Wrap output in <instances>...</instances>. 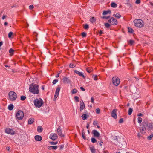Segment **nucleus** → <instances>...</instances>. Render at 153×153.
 I'll use <instances>...</instances> for the list:
<instances>
[{
    "mask_svg": "<svg viewBox=\"0 0 153 153\" xmlns=\"http://www.w3.org/2000/svg\"><path fill=\"white\" fill-rule=\"evenodd\" d=\"M29 91L34 94H38L39 93V85L37 84H31L29 87Z\"/></svg>",
    "mask_w": 153,
    "mask_h": 153,
    "instance_id": "f257e3e1",
    "label": "nucleus"
},
{
    "mask_svg": "<svg viewBox=\"0 0 153 153\" xmlns=\"http://www.w3.org/2000/svg\"><path fill=\"white\" fill-rule=\"evenodd\" d=\"M34 105L36 107L39 108L41 107L43 103V101L41 98L39 99H36L34 100Z\"/></svg>",
    "mask_w": 153,
    "mask_h": 153,
    "instance_id": "f03ea898",
    "label": "nucleus"
},
{
    "mask_svg": "<svg viewBox=\"0 0 153 153\" xmlns=\"http://www.w3.org/2000/svg\"><path fill=\"white\" fill-rule=\"evenodd\" d=\"M134 22L135 26L137 27L141 28L143 26V22L141 19H135L134 20Z\"/></svg>",
    "mask_w": 153,
    "mask_h": 153,
    "instance_id": "7ed1b4c3",
    "label": "nucleus"
},
{
    "mask_svg": "<svg viewBox=\"0 0 153 153\" xmlns=\"http://www.w3.org/2000/svg\"><path fill=\"white\" fill-rule=\"evenodd\" d=\"M142 127L140 128V132L142 134L145 133V131L146 129V127H148V123L146 121H144L142 123Z\"/></svg>",
    "mask_w": 153,
    "mask_h": 153,
    "instance_id": "20e7f679",
    "label": "nucleus"
},
{
    "mask_svg": "<svg viewBox=\"0 0 153 153\" xmlns=\"http://www.w3.org/2000/svg\"><path fill=\"white\" fill-rule=\"evenodd\" d=\"M9 96L10 100L11 101L15 100L17 97L16 93L13 91H11L9 92Z\"/></svg>",
    "mask_w": 153,
    "mask_h": 153,
    "instance_id": "39448f33",
    "label": "nucleus"
},
{
    "mask_svg": "<svg viewBox=\"0 0 153 153\" xmlns=\"http://www.w3.org/2000/svg\"><path fill=\"white\" fill-rule=\"evenodd\" d=\"M91 133L94 137L97 138L99 140H102V138L100 134L97 130H93L92 131Z\"/></svg>",
    "mask_w": 153,
    "mask_h": 153,
    "instance_id": "423d86ee",
    "label": "nucleus"
},
{
    "mask_svg": "<svg viewBox=\"0 0 153 153\" xmlns=\"http://www.w3.org/2000/svg\"><path fill=\"white\" fill-rule=\"evenodd\" d=\"M24 116L23 112L21 110L18 111L16 114V117L19 120H22Z\"/></svg>",
    "mask_w": 153,
    "mask_h": 153,
    "instance_id": "0eeeda50",
    "label": "nucleus"
},
{
    "mask_svg": "<svg viewBox=\"0 0 153 153\" xmlns=\"http://www.w3.org/2000/svg\"><path fill=\"white\" fill-rule=\"evenodd\" d=\"M112 82L114 85L117 86L120 83V79L117 76L114 77L112 78Z\"/></svg>",
    "mask_w": 153,
    "mask_h": 153,
    "instance_id": "6e6552de",
    "label": "nucleus"
},
{
    "mask_svg": "<svg viewBox=\"0 0 153 153\" xmlns=\"http://www.w3.org/2000/svg\"><path fill=\"white\" fill-rule=\"evenodd\" d=\"M108 22L113 25H116L117 24L116 19L113 17L108 20Z\"/></svg>",
    "mask_w": 153,
    "mask_h": 153,
    "instance_id": "1a4fd4ad",
    "label": "nucleus"
},
{
    "mask_svg": "<svg viewBox=\"0 0 153 153\" xmlns=\"http://www.w3.org/2000/svg\"><path fill=\"white\" fill-rule=\"evenodd\" d=\"M58 137L57 134L55 133H52L50 135L49 138L53 140H55L58 138Z\"/></svg>",
    "mask_w": 153,
    "mask_h": 153,
    "instance_id": "9d476101",
    "label": "nucleus"
},
{
    "mask_svg": "<svg viewBox=\"0 0 153 153\" xmlns=\"http://www.w3.org/2000/svg\"><path fill=\"white\" fill-rule=\"evenodd\" d=\"M5 132L7 134L13 135L15 133V132L13 129L10 128H7L5 129Z\"/></svg>",
    "mask_w": 153,
    "mask_h": 153,
    "instance_id": "9b49d317",
    "label": "nucleus"
},
{
    "mask_svg": "<svg viewBox=\"0 0 153 153\" xmlns=\"http://www.w3.org/2000/svg\"><path fill=\"white\" fill-rule=\"evenodd\" d=\"M57 132L58 134V135L60 136L61 137H64V135L62 134V130L61 129L60 126H59L57 130Z\"/></svg>",
    "mask_w": 153,
    "mask_h": 153,
    "instance_id": "f8f14e48",
    "label": "nucleus"
},
{
    "mask_svg": "<svg viewBox=\"0 0 153 153\" xmlns=\"http://www.w3.org/2000/svg\"><path fill=\"white\" fill-rule=\"evenodd\" d=\"M117 111L116 109H114L113 110L111 113V116L112 117L114 118V119H116L117 118V116L116 114V112Z\"/></svg>",
    "mask_w": 153,
    "mask_h": 153,
    "instance_id": "ddd939ff",
    "label": "nucleus"
},
{
    "mask_svg": "<svg viewBox=\"0 0 153 153\" xmlns=\"http://www.w3.org/2000/svg\"><path fill=\"white\" fill-rule=\"evenodd\" d=\"M85 105L84 103L82 100L80 101V110L81 111H82L83 109L85 108Z\"/></svg>",
    "mask_w": 153,
    "mask_h": 153,
    "instance_id": "4468645a",
    "label": "nucleus"
},
{
    "mask_svg": "<svg viewBox=\"0 0 153 153\" xmlns=\"http://www.w3.org/2000/svg\"><path fill=\"white\" fill-rule=\"evenodd\" d=\"M63 82L65 83H70V80L68 78L65 76L63 78Z\"/></svg>",
    "mask_w": 153,
    "mask_h": 153,
    "instance_id": "2eb2a0df",
    "label": "nucleus"
},
{
    "mask_svg": "<svg viewBox=\"0 0 153 153\" xmlns=\"http://www.w3.org/2000/svg\"><path fill=\"white\" fill-rule=\"evenodd\" d=\"M153 127V123H148V127H146V129L148 130H152Z\"/></svg>",
    "mask_w": 153,
    "mask_h": 153,
    "instance_id": "dca6fc26",
    "label": "nucleus"
},
{
    "mask_svg": "<svg viewBox=\"0 0 153 153\" xmlns=\"http://www.w3.org/2000/svg\"><path fill=\"white\" fill-rule=\"evenodd\" d=\"M35 140L37 141H40L42 140V137L40 135H36L34 137Z\"/></svg>",
    "mask_w": 153,
    "mask_h": 153,
    "instance_id": "f3484780",
    "label": "nucleus"
},
{
    "mask_svg": "<svg viewBox=\"0 0 153 153\" xmlns=\"http://www.w3.org/2000/svg\"><path fill=\"white\" fill-rule=\"evenodd\" d=\"M74 72L75 73H76V74H78L79 76H82L84 78H85V76L83 74H82V72H79V71H78L77 70H75L74 71Z\"/></svg>",
    "mask_w": 153,
    "mask_h": 153,
    "instance_id": "a211bd4d",
    "label": "nucleus"
},
{
    "mask_svg": "<svg viewBox=\"0 0 153 153\" xmlns=\"http://www.w3.org/2000/svg\"><path fill=\"white\" fill-rule=\"evenodd\" d=\"M89 117L88 115H87L86 114H84L81 116L82 119L83 120H85L87 119L88 117Z\"/></svg>",
    "mask_w": 153,
    "mask_h": 153,
    "instance_id": "6ab92c4d",
    "label": "nucleus"
},
{
    "mask_svg": "<svg viewBox=\"0 0 153 153\" xmlns=\"http://www.w3.org/2000/svg\"><path fill=\"white\" fill-rule=\"evenodd\" d=\"M43 128L42 126H39L37 127V131L39 133L42 132L43 130Z\"/></svg>",
    "mask_w": 153,
    "mask_h": 153,
    "instance_id": "aec40b11",
    "label": "nucleus"
},
{
    "mask_svg": "<svg viewBox=\"0 0 153 153\" xmlns=\"http://www.w3.org/2000/svg\"><path fill=\"white\" fill-rule=\"evenodd\" d=\"M34 122V119L33 118H31L28 120V123L29 124H32Z\"/></svg>",
    "mask_w": 153,
    "mask_h": 153,
    "instance_id": "412c9836",
    "label": "nucleus"
},
{
    "mask_svg": "<svg viewBox=\"0 0 153 153\" xmlns=\"http://www.w3.org/2000/svg\"><path fill=\"white\" fill-rule=\"evenodd\" d=\"M90 21L91 23H93L95 22L96 19L94 17H93L90 19Z\"/></svg>",
    "mask_w": 153,
    "mask_h": 153,
    "instance_id": "4be33fe9",
    "label": "nucleus"
},
{
    "mask_svg": "<svg viewBox=\"0 0 153 153\" xmlns=\"http://www.w3.org/2000/svg\"><path fill=\"white\" fill-rule=\"evenodd\" d=\"M13 108V105L12 104H10L8 105V109L10 111L12 110Z\"/></svg>",
    "mask_w": 153,
    "mask_h": 153,
    "instance_id": "5701e85b",
    "label": "nucleus"
},
{
    "mask_svg": "<svg viewBox=\"0 0 153 153\" xmlns=\"http://www.w3.org/2000/svg\"><path fill=\"white\" fill-rule=\"evenodd\" d=\"M113 16L117 18H119L121 16V15L118 13H117L116 14H114L113 15Z\"/></svg>",
    "mask_w": 153,
    "mask_h": 153,
    "instance_id": "b1692460",
    "label": "nucleus"
},
{
    "mask_svg": "<svg viewBox=\"0 0 153 153\" xmlns=\"http://www.w3.org/2000/svg\"><path fill=\"white\" fill-rule=\"evenodd\" d=\"M111 7H117V4L114 2H112L111 4Z\"/></svg>",
    "mask_w": 153,
    "mask_h": 153,
    "instance_id": "393cba45",
    "label": "nucleus"
},
{
    "mask_svg": "<svg viewBox=\"0 0 153 153\" xmlns=\"http://www.w3.org/2000/svg\"><path fill=\"white\" fill-rule=\"evenodd\" d=\"M90 149L92 153H95V149L94 148V147H90Z\"/></svg>",
    "mask_w": 153,
    "mask_h": 153,
    "instance_id": "a878e982",
    "label": "nucleus"
},
{
    "mask_svg": "<svg viewBox=\"0 0 153 153\" xmlns=\"http://www.w3.org/2000/svg\"><path fill=\"white\" fill-rule=\"evenodd\" d=\"M111 13V12L110 10L105 11H103L102 14H103V15H105L108 13Z\"/></svg>",
    "mask_w": 153,
    "mask_h": 153,
    "instance_id": "bb28decb",
    "label": "nucleus"
},
{
    "mask_svg": "<svg viewBox=\"0 0 153 153\" xmlns=\"http://www.w3.org/2000/svg\"><path fill=\"white\" fill-rule=\"evenodd\" d=\"M153 137V133H152L149 136L147 137V139L149 140H151L152 137Z\"/></svg>",
    "mask_w": 153,
    "mask_h": 153,
    "instance_id": "cd10ccee",
    "label": "nucleus"
},
{
    "mask_svg": "<svg viewBox=\"0 0 153 153\" xmlns=\"http://www.w3.org/2000/svg\"><path fill=\"white\" fill-rule=\"evenodd\" d=\"M61 88L59 87H58L56 89L55 91V93L57 94H59V92L60 91Z\"/></svg>",
    "mask_w": 153,
    "mask_h": 153,
    "instance_id": "c85d7f7f",
    "label": "nucleus"
},
{
    "mask_svg": "<svg viewBox=\"0 0 153 153\" xmlns=\"http://www.w3.org/2000/svg\"><path fill=\"white\" fill-rule=\"evenodd\" d=\"M83 28L87 30L88 29L89 27L88 25L86 24L85 25H83Z\"/></svg>",
    "mask_w": 153,
    "mask_h": 153,
    "instance_id": "c756f323",
    "label": "nucleus"
},
{
    "mask_svg": "<svg viewBox=\"0 0 153 153\" xmlns=\"http://www.w3.org/2000/svg\"><path fill=\"white\" fill-rule=\"evenodd\" d=\"M133 111V109L131 108H129L128 111V114L129 115H131Z\"/></svg>",
    "mask_w": 153,
    "mask_h": 153,
    "instance_id": "7c9ffc66",
    "label": "nucleus"
},
{
    "mask_svg": "<svg viewBox=\"0 0 153 153\" xmlns=\"http://www.w3.org/2000/svg\"><path fill=\"white\" fill-rule=\"evenodd\" d=\"M91 141L93 143H95L97 142V140L94 138L92 137V138H91Z\"/></svg>",
    "mask_w": 153,
    "mask_h": 153,
    "instance_id": "2f4dec72",
    "label": "nucleus"
},
{
    "mask_svg": "<svg viewBox=\"0 0 153 153\" xmlns=\"http://www.w3.org/2000/svg\"><path fill=\"white\" fill-rule=\"evenodd\" d=\"M14 52V50L12 48H10L9 50V53L10 54L13 55Z\"/></svg>",
    "mask_w": 153,
    "mask_h": 153,
    "instance_id": "473e14b6",
    "label": "nucleus"
},
{
    "mask_svg": "<svg viewBox=\"0 0 153 153\" xmlns=\"http://www.w3.org/2000/svg\"><path fill=\"white\" fill-rule=\"evenodd\" d=\"M128 32L131 33H132L134 31L131 28L128 27Z\"/></svg>",
    "mask_w": 153,
    "mask_h": 153,
    "instance_id": "72a5a7b5",
    "label": "nucleus"
},
{
    "mask_svg": "<svg viewBox=\"0 0 153 153\" xmlns=\"http://www.w3.org/2000/svg\"><path fill=\"white\" fill-rule=\"evenodd\" d=\"M20 97L21 100L22 101L24 100L26 98V97L24 96H21Z\"/></svg>",
    "mask_w": 153,
    "mask_h": 153,
    "instance_id": "f704fd0d",
    "label": "nucleus"
},
{
    "mask_svg": "<svg viewBox=\"0 0 153 153\" xmlns=\"http://www.w3.org/2000/svg\"><path fill=\"white\" fill-rule=\"evenodd\" d=\"M77 92V90L75 88L73 89L72 91V93L74 94Z\"/></svg>",
    "mask_w": 153,
    "mask_h": 153,
    "instance_id": "c9c22d12",
    "label": "nucleus"
},
{
    "mask_svg": "<svg viewBox=\"0 0 153 153\" xmlns=\"http://www.w3.org/2000/svg\"><path fill=\"white\" fill-rule=\"evenodd\" d=\"M92 77L95 80H97L98 79L97 76V75H94Z\"/></svg>",
    "mask_w": 153,
    "mask_h": 153,
    "instance_id": "e433bc0d",
    "label": "nucleus"
},
{
    "mask_svg": "<svg viewBox=\"0 0 153 153\" xmlns=\"http://www.w3.org/2000/svg\"><path fill=\"white\" fill-rule=\"evenodd\" d=\"M74 98L76 102H79V97L77 96H75Z\"/></svg>",
    "mask_w": 153,
    "mask_h": 153,
    "instance_id": "4c0bfd02",
    "label": "nucleus"
},
{
    "mask_svg": "<svg viewBox=\"0 0 153 153\" xmlns=\"http://www.w3.org/2000/svg\"><path fill=\"white\" fill-rule=\"evenodd\" d=\"M104 25L105 26L108 28L110 26V25L108 23H105Z\"/></svg>",
    "mask_w": 153,
    "mask_h": 153,
    "instance_id": "58836bf2",
    "label": "nucleus"
},
{
    "mask_svg": "<svg viewBox=\"0 0 153 153\" xmlns=\"http://www.w3.org/2000/svg\"><path fill=\"white\" fill-rule=\"evenodd\" d=\"M134 42V41L132 40H130L129 41V43L131 45Z\"/></svg>",
    "mask_w": 153,
    "mask_h": 153,
    "instance_id": "ea45409f",
    "label": "nucleus"
},
{
    "mask_svg": "<svg viewBox=\"0 0 153 153\" xmlns=\"http://www.w3.org/2000/svg\"><path fill=\"white\" fill-rule=\"evenodd\" d=\"M142 121V119L140 117L138 118V122L139 123H140Z\"/></svg>",
    "mask_w": 153,
    "mask_h": 153,
    "instance_id": "a19ab883",
    "label": "nucleus"
},
{
    "mask_svg": "<svg viewBox=\"0 0 153 153\" xmlns=\"http://www.w3.org/2000/svg\"><path fill=\"white\" fill-rule=\"evenodd\" d=\"M58 142L57 141H56V142H50V144H51V145H56V144L58 143Z\"/></svg>",
    "mask_w": 153,
    "mask_h": 153,
    "instance_id": "79ce46f5",
    "label": "nucleus"
},
{
    "mask_svg": "<svg viewBox=\"0 0 153 153\" xmlns=\"http://www.w3.org/2000/svg\"><path fill=\"white\" fill-rule=\"evenodd\" d=\"M85 133H82V136L83 139L85 140L86 139V137L85 136Z\"/></svg>",
    "mask_w": 153,
    "mask_h": 153,
    "instance_id": "37998d69",
    "label": "nucleus"
},
{
    "mask_svg": "<svg viewBox=\"0 0 153 153\" xmlns=\"http://www.w3.org/2000/svg\"><path fill=\"white\" fill-rule=\"evenodd\" d=\"M59 94H57L56 93H55V94L54 95V100L55 101L57 98V97L58 96Z\"/></svg>",
    "mask_w": 153,
    "mask_h": 153,
    "instance_id": "c03bdc74",
    "label": "nucleus"
},
{
    "mask_svg": "<svg viewBox=\"0 0 153 153\" xmlns=\"http://www.w3.org/2000/svg\"><path fill=\"white\" fill-rule=\"evenodd\" d=\"M13 34V33L11 32H10L8 35V37L9 38H10L11 37L12 35Z\"/></svg>",
    "mask_w": 153,
    "mask_h": 153,
    "instance_id": "a18cd8bd",
    "label": "nucleus"
},
{
    "mask_svg": "<svg viewBox=\"0 0 153 153\" xmlns=\"http://www.w3.org/2000/svg\"><path fill=\"white\" fill-rule=\"evenodd\" d=\"M69 66L70 68H74V67L75 66V65L72 63H71L70 64Z\"/></svg>",
    "mask_w": 153,
    "mask_h": 153,
    "instance_id": "49530a36",
    "label": "nucleus"
},
{
    "mask_svg": "<svg viewBox=\"0 0 153 153\" xmlns=\"http://www.w3.org/2000/svg\"><path fill=\"white\" fill-rule=\"evenodd\" d=\"M100 111L99 108H97L96 109V112L97 114H99L100 113Z\"/></svg>",
    "mask_w": 153,
    "mask_h": 153,
    "instance_id": "de8ad7c7",
    "label": "nucleus"
},
{
    "mask_svg": "<svg viewBox=\"0 0 153 153\" xmlns=\"http://www.w3.org/2000/svg\"><path fill=\"white\" fill-rule=\"evenodd\" d=\"M58 81V80L57 79H55L53 80V84H55Z\"/></svg>",
    "mask_w": 153,
    "mask_h": 153,
    "instance_id": "09e8293b",
    "label": "nucleus"
},
{
    "mask_svg": "<svg viewBox=\"0 0 153 153\" xmlns=\"http://www.w3.org/2000/svg\"><path fill=\"white\" fill-rule=\"evenodd\" d=\"M82 35L83 37H85L86 36V33L85 32H83L82 33Z\"/></svg>",
    "mask_w": 153,
    "mask_h": 153,
    "instance_id": "8fccbe9b",
    "label": "nucleus"
},
{
    "mask_svg": "<svg viewBox=\"0 0 153 153\" xmlns=\"http://www.w3.org/2000/svg\"><path fill=\"white\" fill-rule=\"evenodd\" d=\"M34 7L33 5H31L30 6H29V8L30 10L32 9H33L34 8Z\"/></svg>",
    "mask_w": 153,
    "mask_h": 153,
    "instance_id": "3c124183",
    "label": "nucleus"
},
{
    "mask_svg": "<svg viewBox=\"0 0 153 153\" xmlns=\"http://www.w3.org/2000/svg\"><path fill=\"white\" fill-rule=\"evenodd\" d=\"M102 18L104 19H108L110 18V16H104L102 17Z\"/></svg>",
    "mask_w": 153,
    "mask_h": 153,
    "instance_id": "603ef678",
    "label": "nucleus"
},
{
    "mask_svg": "<svg viewBox=\"0 0 153 153\" xmlns=\"http://www.w3.org/2000/svg\"><path fill=\"white\" fill-rule=\"evenodd\" d=\"M98 124V122L97 121H93V124L94 126L97 125Z\"/></svg>",
    "mask_w": 153,
    "mask_h": 153,
    "instance_id": "864d4df0",
    "label": "nucleus"
},
{
    "mask_svg": "<svg viewBox=\"0 0 153 153\" xmlns=\"http://www.w3.org/2000/svg\"><path fill=\"white\" fill-rule=\"evenodd\" d=\"M86 70L87 71L88 73H90L91 71V69H89L88 68H86Z\"/></svg>",
    "mask_w": 153,
    "mask_h": 153,
    "instance_id": "5fc2aeb1",
    "label": "nucleus"
},
{
    "mask_svg": "<svg viewBox=\"0 0 153 153\" xmlns=\"http://www.w3.org/2000/svg\"><path fill=\"white\" fill-rule=\"evenodd\" d=\"M58 147L57 146H52L53 149L56 150Z\"/></svg>",
    "mask_w": 153,
    "mask_h": 153,
    "instance_id": "6e6d98bb",
    "label": "nucleus"
},
{
    "mask_svg": "<svg viewBox=\"0 0 153 153\" xmlns=\"http://www.w3.org/2000/svg\"><path fill=\"white\" fill-rule=\"evenodd\" d=\"M48 148L49 150H52V149H53V148H52V146H48Z\"/></svg>",
    "mask_w": 153,
    "mask_h": 153,
    "instance_id": "4d7b16f0",
    "label": "nucleus"
},
{
    "mask_svg": "<svg viewBox=\"0 0 153 153\" xmlns=\"http://www.w3.org/2000/svg\"><path fill=\"white\" fill-rule=\"evenodd\" d=\"M123 118H121L119 120V123H123Z\"/></svg>",
    "mask_w": 153,
    "mask_h": 153,
    "instance_id": "13d9d810",
    "label": "nucleus"
},
{
    "mask_svg": "<svg viewBox=\"0 0 153 153\" xmlns=\"http://www.w3.org/2000/svg\"><path fill=\"white\" fill-rule=\"evenodd\" d=\"M59 149L60 150H61L63 149V148L64 147V146L63 145H62L59 146Z\"/></svg>",
    "mask_w": 153,
    "mask_h": 153,
    "instance_id": "bf43d9fd",
    "label": "nucleus"
},
{
    "mask_svg": "<svg viewBox=\"0 0 153 153\" xmlns=\"http://www.w3.org/2000/svg\"><path fill=\"white\" fill-rule=\"evenodd\" d=\"M135 3L137 4H140V0H136Z\"/></svg>",
    "mask_w": 153,
    "mask_h": 153,
    "instance_id": "052dcab7",
    "label": "nucleus"
},
{
    "mask_svg": "<svg viewBox=\"0 0 153 153\" xmlns=\"http://www.w3.org/2000/svg\"><path fill=\"white\" fill-rule=\"evenodd\" d=\"M91 102L92 103H94V99L93 97H92L91 98Z\"/></svg>",
    "mask_w": 153,
    "mask_h": 153,
    "instance_id": "680f3d73",
    "label": "nucleus"
},
{
    "mask_svg": "<svg viewBox=\"0 0 153 153\" xmlns=\"http://www.w3.org/2000/svg\"><path fill=\"white\" fill-rule=\"evenodd\" d=\"M100 140V142L99 143V145L101 146H102V144L103 143V142L102 141V140Z\"/></svg>",
    "mask_w": 153,
    "mask_h": 153,
    "instance_id": "e2e57ef3",
    "label": "nucleus"
},
{
    "mask_svg": "<svg viewBox=\"0 0 153 153\" xmlns=\"http://www.w3.org/2000/svg\"><path fill=\"white\" fill-rule=\"evenodd\" d=\"M143 115L141 113H139V114H137V116H143Z\"/></svg>",
    "mask_w": 153,
    "mask_h": 153,
    "instance_id": "0e129e2a",
    "label": "nucleus"
},
{
    "mask_svg": "<svg viewBox=\"0 0 153 153\" xmlns=\"http://www.w3.org/2000/svg\"><path fill=\"white\" fill-rule=\"evenodd\" d=\"M80 88V89L83 91H85V89L82 87H81Z\"/></svg>",
    "mask_w": 153,
    "mask_h": 153,
    "instance_id": "69168bd1",
    "label": "nucleus"
},
{
    "mask_svg": "<svg viewBox=\"0 0 153 153\" xmlns=\"http://www.w3.org/2000/svg\"><path fill=\"white\" fill-rule=\"evenodd\" d=\"M99 33V34L100 35H101L103 33L102 31L101 30H100Z\"/></svg>",
    "mask_w": 153,
    "mask_h": 153,
    "instance_id": "338daca9",
    "label": "nucleus"
},
{
    "mask_svg": "<svg viewBox=\"0 0 153 153\" xmlns=\"http://www.w3.org/2000/svg\"><path fill=\"white\" fill-rule=\"evenodd\" d=\"M6 149L7 151H9L10 149V148L8 146H7L6 148Z\"/></svg>",
    "mask_w": 153,
    "mask_h": 153,
    "instance_id": "774afa93",
    "label": "nucleus"
}]
</instances>
